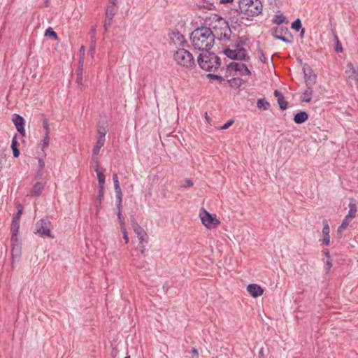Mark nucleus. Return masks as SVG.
<instances>
[{"label":"nucleus","instance_id":"nucleus-1","mask_svg":"<svg viewBox=\"0 0 358 358\" xmlns=\"http://www.w3.org/2000/svg\"><path fill=\"white\" fill-rule=\"evenodd\" d=\"M211 28L201 27L194 29L190 36L192 47L200 51H208L214 45L215 38H227L229 27L227 22L221 17L213 15Z\"/></svg>","mask_w":358,"mask_h":358},{"label":"nucleus","instance_id":"nucleus-2","mask_svg":"<svg viewBox=\"0 0 358 358\" xmlns=\"http://www.w3.org/2000/svg\"><path fill=\"white\" fill-rule=\"evenodd\" d=\"M238 7L241 14L247 18L257 16L262 12V4L259 0H241Z\"/></svg>","mask_w":358,"mask_h":358},{"label":"nucleus","instance_id":"nucleus-3","mask_svg":"<svg viewBox=\"0 0 358 358\" xmlns=\"http://www.w3.org/2000/svg\"><path fill=\"white\" fill-rule=\"evenodd\" d=\"M199 66L206 71H215L220 66V59L215 54L206 51L197 58Z\"/></svg>","mask_w":358,"mask_h":358},{"label":"nucleus","instance_id":"nucleus-4","mask_svg":"<svg viewBox=\"0 0 358 358\" xmlns=\"http://www.w3.org/2000/svg\"><path fill=\"white\" fill-rule=\"evenodd\" d=\"M173 60L178 66L184 69H192L196 66L194 56L185 48H178L174 52Z\"/></svg>","mask_w":358,"mask_h":358},{"label":"nucleus","instance_id":"nucleus-5","mask_svg":"<svg viewBox=\"0 0 358 358\" xmlns=\"http://www.w3.org/2000/svg\"><path fill=\"white\" fill-rule=\"evenodd\" d=\"M224 53L227 57L234 60H243L247 56L245 49L240 43L231 45V48L225 49Z\"/></svg>","mask_w":358,"mask_h":358},{"label":"nucleus","instance_id":"nucleus-6","mask_svg":"<svg viewBox=\"0 0 358 358\" xmlns=\"http://www.w3.org/2000/svg\"><path fill=\"white\" fill-rule=\"evenodd\" d=\"M51 222L48 219H41L36 223V234L41 236L50 237L54 238L52 235Z\"/></svg>","mask_w":358,"mask_h":358},{"label":"nucleus","instance_id":"nucleus-7","mask_svg":"<svg viewBox=\"0 0 358 358\" xmlns=\"http://www.w3.org/2000/svg\"><path fill=\"white\" fill-rule=\"evenodd\" d=\"M199 217L202 224L208 229H212L217 227L220 222L215 217L210 214L205 209H202L199 213Z\"/></svg>","mask_w":358,"mask_h":358},{"label":"nucleus","instance_id":"nucleus-8","mask_svg":"<svg viewBox=\"0 0 358 358\" xmlns=\"http://www.w3.org/2000/svg\"><path fill=\"white\" fill-rule=\"evenodd\" d=\"M304 74H305V79H306L307 88L303 92V95L301 97V101L302 102H308V103L311 101L312 95H313V89L310 87H309L308 85L311 83H315L316 76L315 75H313V76H308V73H306V70H304Z\"/></svg>","mask_w":358,"mask_h":358},{"label":"nucleus","instance_id":"nucleus-9","mask_svg":"<svg viewBox=\"0 0 358 358\" xmlns=\"http://www.w3.org/2000/svg\"><path fill=\"white\" fill-rule=\"evenodd\" d=\"M227 70L229 71L240 72L241 76H249L251 72L245 64L231 62L227 66Z\"/></svg>","mask_w":358,"mask_h":358},{"label":"nucleus","instance_id":"nucleus-10","mask_svg":"<svg viewBox=\"0 0 358 358\" xmlns=\"http://www.w3.org/2000/svg\"><path fill=\"white\" fill-rule=\"evenodd\" d=\"M132 228L137 235L140 245L148 242V236L145 231L134 219L131 221Z\"/></svg>","mask_w":358,"mask_h":358},{"label":"nucleus","instance_id":"nucleus-11","mask_svg":"<svg viewBox=\"0 0 358 358\" xmlns=\"http://www.w3.org/2000/svg\"><path fill=\"white\" fill-rule=\"evenodd\" d=\"M12 121L15 124L17 131L22 136H25V129H24V118L17 114H14L12 115Z\"/></svg>","mask_w":358,"mask_h":358},{"label":"nucleus","instance_id":"nucleus-12","mask_svg":"<svg viewBox=\"0 0 358 358\" xmlns=\"http://www.w3.org/2000/svg\"><path fill=\"white\" fill-rule=\"evenodd\" d=\"M247 291L254 298L262 296L264 293V289L261 286L257 284H250L247 286Z\"/></svg>","mask_w":358,"mask_h":358},{"label":"nucleus","instance_id":"nucleus-13","mask_svg":"<svg viewBox=\"0 0 358 358\" xmlns=\"http://www.w3.org/2000/svg\"><path fill=\"white\" fill-rule=\"evenodd\" d=\"M45 185V182H36L34 185H33V187L29 194V196H31V197H38L39 196L43 189H44V187Z\"/></svg>","mask_w":358,"mask_h":358},{"label":"nucleus","instance_id":"nucleus-14","mask_svg":"<svg viewBox=\"0 0 358 358\" xmlns=\"http://www.w3.org/2000/svg\"><path fill=\"white\" fill-rule=\"evenodd\" d=\"M323 229H322V234H323V238H322V243L325 245H329L330 244V236H329V226L327 220L323 221Z\"/></svg>","mask_w":358,"mask_h":358},{"label":"nucleus","instance_id":"nucleus-15","mask_svg":"<svg viewBox=\"0 0 358 358\" xmlns=\"http://www.w3.org/2000/svg\"><path fill=\"white\" fill-rule=\"evenodd\" d=\"M105 141H106L105 140L97 138L96 143L94 145L93 150H92V161L96 160V157H98V155L99 154L101 148L104 145Z\"/></svg>","mask_w":358,"mask_h":358},{"label":"nucleus","instance_id":"nucleus-16","mask_svg":"<svg viewBox=\"0 0 358 358\" xmlns=\"http://www.w3.org/2000/svg\"><path fill=\"white\" fill-rule=\"evenodd\" d=\"M113 183H114V188H115V192L116 194V197L119 200V202L121 203L122 194L121 188L120 187V183H119L118 177H117V173L113 174Z\"/></svg>","mask_w":358,"mask_h":358},{"label":"nucleus","instance_id":"nucleus-17","mask_svg":"<svg viewBox=\"0 0 358 358\" xmlns=\"http://www.w3.org/2000/svg\"><path fill=\"white\" fill-rule=\"evenodd\" d=\"M347 69L345 73L348 76V78L354 80L355 82L358 80V71L355 69L351 62L348 64Z\"/></svg>","mask_w":358,"mask_h":358},{"label":"nucleus","instance_id":"nucleus-18","mask_svg":"<svg viewBox=\"0 0 358 358\" xmlns=\"http://www.w3.org/2000/svg\"><path fill=\"white\" fill-rule=\"evenodd\" d=\"M348 207H349V211L345 217H349L352 220L354 217H355V215H356V213L357 211V202L355 201V199H350V203L348 204Z\"/></svg>","mask_w":358,"mask_h":358},{"label":"nucleus","instance_id":"nucleus-19","mask_svg":"<svg viewBox=\"0 0 358 358\" xmlns=\"http://www.w3.org/2000/svg\"><path fill=\"white\" fill-rule=\"evenodd\" d=\"M170 38L175 44L181 45L184 43V36L178 31H173L170 34Z\"/></svg>","mask_w":358,"mask_h":358},{"label":"nucleus","instance_id":"nucleus-20","mask_svg":"<svg viewBox=\"0 0 358 358\" xmlns=\"http://www.w3.org/2000/svg\"><path fill=\"white\" fill-rule=\"evenodd\" d=\"M308 119V115L305 111L297 113L294 117V121L296 124H302Z\"/></svg>","mask_w":358,"mask_h":358},{"label":"nucleus","instance_id":"nucleus-21","mask_svg":"<svg viewBox=\"0 0 358 358\" xmlns=\"http://www.w3.org/2000/svg\"><path fill=\"white\" fill-rule=\"evenodd\" d=\"M19 214L20 213H16V215L14 216L13 219L10 231L19 232L20 231V220L21 215H20Z\"/></svg>","mask_w":358,"mask_h":358},{"label":"nucleus","instance_id":"nucleus-22","mask_svg":"<svg viewBox=\"0 0 358 358\" xmlns=\"http://www.w3.org/2000/svg\"><path fill=\"white\" fill-rule=\"evenodd\" d=\"M12 258H13V262H12V266L13 267L14 266V262L15 259L18 260L19 258L20 257V254H21V248H20V245H12Z\"/></svg>","mask_w":358,"mask_h":358},{"label":"nucleus","instance_id":"nucleus-23","mask_svg":"<svg viewBox=\"0 0 358 358\" xmlns=\"http://www.w3.org/2000/svg\"><path fill=\"white\" fill-rule=\"evenodd\" d=\"M17 135H15L12 139L11 142V149L13 150V154L14 157L17 158L20 155V150L17 148Z\"/></svg>","mask_w":358,"mask_h":358},{"label":"nucleus","instance_id":"nucleus-24","mask_svg":"<svg viewBox=\"0 0 358 358\" xmlns=\"http://www.w3.org/2000/svg\"><path fill=\"white\" fill-rule=\"evenodd\" d=\"M351 220L352 219L345 217L341 226H339V227L338 228V232L339 234H341L345 229H346Z\"/></svg>","mask_w":358,"mask_h":358},{"label":"nucleus","instance_id":"nucleus-25","mask_svg":"<svg viewBox=\"0 0 358 358\" xmlns=\"http://www.w3.org/2000/svg\"><path fill=\"white\" fill-rule=\"evenodd\" d=\"M257 106L259 109H263L266 110L268 109L270 103L264 99H259L257 101Z\"/></svg>","mask_w":358,"mask_h":358},{"label":"nucleus","instance_id":"nucleus-26","mask_svg":"<svg viewBox=\"0 0 358 358\" xmlns=\"http://www.w3.org/2000/svg\"><path fill=\"white\" fill-rule=\"evenodd\" d=\"M98 138L99 139H103L106 141V135L107 134V129L105 126H99L98 127Z\"/></svg>","mask_w":358,"mask_h":358},{"label":"nucleus","instance_id":"nucleus-27","mask_svg":"<svg viewBox=\"0 0 358 358\" xmlns=\"http://www.w3.org/2000/svg\"><path fill=\"white\" fill-rule=\"evenodd\" d=\"M282 30L281 29L280 31H278V29H275L273 31V36L282 41H284V42H289V41L288 39H287L285 36H282Z\"/></svg>","mask_w":358,"mask_h":358},{"label":"nucleus","instance_id":"nucleus-28","mask_svg":"<svg viewBox=\"0 0 358 358\" xmlns=\"http://www.w3.org/2000/svg\"><path fill=\"white\" fill-rule=\"evenodd\" d=\"M273 22L276 24H281L284 22H287V20L282 15H276L273 19Z\"/></svg>","mask_w":358,"mask_h":358},{"label":"nucleus","instance_id":"nucleus-29","mask_svg":"<svg viewBox=\"0 0 358 358\" xmlns=\"http://www.w3.org/2000/svg\"><path fill=\"white\" fill-rule=\"evenodd\" d=\"M97 179L99 182V187L100 189H104V184H105V175L103 173V172L98 173L97 174Z\"/></svg>","mask_w":358,"mask_h":358},{"label":"nucleus","instance_id":"nucleus-30","mask_svg":"<svg viewBox=\"0 0 358 358\" xmlns=\"http://www.w3.org/2000/svg\"><path fill=\"white\" fill-rule=\"evenodd\" d=\"M11 232V239H10V241H11V245H20V241H19V239H18V234L19 232H14V231H10Z\"/></svg>","mask_w":358,"mask_h":358},{"label":"nucleus","instance_id":"nucleus-31","mask_svg":"<svg viewBox=\"0 0 358 358\" xmlns=\"http://www.w3.org/2000/svg\"><path fill=\"white\" fill-rule=\"evenodd\" d=\"M291 27L296 31H299L301 29V22L300 19L298 18L294 21L292 23Z\"/></svg>","mask_w":358,"mask_h":358},{"label":"nucleus","instance_id":"nucleus-32","mask_svg":"<svg viewBox=\"0 0 358 358\" xmlns=\"http://www.w3.org/2000/svg\"><path fill=\"white\" fill-rule=\"evenodd\" d=\"M278 105L281 110H285L287 107V102L285 101L284 96L278 100Z\"/></svg>","mask_w":358,"mask_h":358},{"label":"nucleus","instance_id":"nucleus-33","mask_svg":"<svg viewBox=\"0 0 358 358\" xmlns=\"http://www.w3.org/2000/svg\"><path fill=\"white\" fill-rule=\"evenodd\" d=\"M45 36L53 37L55 39L57 38V35L56 32L51 27H49L46 29Z\"/></svg>","mask_w":358,"mask_h":358},{"label":"nucleus","instance_id":"nucleus-34","mask_svg":"<svg viewBox=\"0 0 358 358\" xmlns=\"http://www.w3.org/2000/svg\"><path fill=\"white\" fill-rule=\"evenodd\" d=\"M43 127L45 130V134L50 135V128L48 120L45 119L43 121Z\"/></svg>","mask_w":358,"mask_h":358},{"label":"nucleus","instance_id":"nucleus-35","mask_svg":"<svg viewBox=\"0 0 358 358\" xmlns=\"http://www.w3.org/2000/svg\"><path fill=\"white\" fill-rule=\"evenodd\" d=\"M85 52V47L82 45L80 48V59L79 60L80 67H83Z\"/></svg>","mask_w":358,"mask_h":358},{"label":"nucleus","instance_id":"nucleus-36","mask_svg":"<svg viewBox=\"0 0 358 358\" xmlns=\"http://www.w3.org/2000/svg\"><path fill=\"white\" fill-rule=\"evenodd\" d=\"M43 142V146H42V150H45V148H48V146L49 145V143H50V135H47V134H45V136L42 141Z\"/></svg>","mask_w":358,"mask_h":358},{"label":"nucleus","instance_id":"nucleus-37","mask_svg":"<svg viewBox=\"0 0 358 358\" xmlns=\"http://www.w3.org/2000/svg\"><path fill=\"white\" fill-rule=\"evenodd\" d=\"M193 182L192 181V180L190 179H185L182 184L181 185V187H185V188H187V187H191L193 186Z\"/></svg>","mask_w":358,"mask_h":358},{"label":"nucleus","instance_id":"nucleus-38","mask_svg":"<svg viewBox=\"0 0 358 358\" xmlns=\"http://www.w3.org/2000/svg\"><path fill=\"white\" fill-rule=\"evenodd\" d=\"M334 38L336 41V45L335 48L336 52H342L343 48H342L341 44L339 42L338 38L337 37V36H334Z\"/></svg>","mask_w":358,"mask_h":358},{"label":"nucleus","instance_id":"nucleus-39","mask_svg":"<svg viewBox=\"0 0 358 358\" xmlns=\"http://www.w3.org/2000/svg\"><path fill=\"white\" fill-rule=\"evenodd\" d=\"M234 123V120H229L227 122H226L224 125H222V127H220L219 128V129L220 130H224V129H228L229 127H231Z\"/></svg>","mask_w":358,"mask_h":358},{"label":"nucleus","instance_id":"nucleus-40","mask_svg":"<svg viewBox=\"0 0 358 358\" xmlns=\"http://www.w3.org/2000/svg\"><path fill=\"white\" fill-rule=\"evenodd\" d=\"M93 162H94V169L95 172L96 173V174L98 173L102 172L100 170V166H99V162H98V157H96V161H93Z\"/></svg>","mask_w":358,"mask_h":358},{"label":"nucleus","instance_id":"nucleus-41","mask_svg":"<svg viewBox=\"0 0 358 358\" xmlns=\"http://www.w3.org/2000/svg\"><path fill=\"white\" fill-rule=\"evenodd\" d=\"M103 192H104V189L99 188V194H98L97 199H96V200L99 204L101 202V199L103 196Z\"/></svg>","mask_w":358,"mask_h":358},{"label":"nucleus","instance_id":"nucleus-42","mask_svg":"<svg viewBox=\"0 0 358 358\" xmlns=\"http://www.w3.org/2000/svg\"><path fill=\"white\" fill-rule=\"evenodd\" d=\"M331 267H332V263L331 262V259H327V262H326V268H325L327 273L329 272Z\"/></svg>","mask_w":358,"mask_h":358},{"label":"nucleus","instance_id":"nucleus-43","mask_svg":"<svg viewBox=\"0 0 358 358\" xmlns=\"http://www.w3.org/2000/svg\"><path fill=\"white\" fill-rule=\"evenodd\" d=\"M76 81L78 85H82V81H83L82 69H80V73L78 74Z\"/></svg>","mask_w":358,"mask_h":358},{"label":"nucleus","instance_id":"nucleus-44","mask_svg":"<svg viewBox=\"0 0 358 358\" xmlns=\"http://www.w3.org/2000/svg\"><path fill=\"white\" fill-rule=\"evenodd\" d=\"M95 45H96V41L95 40H92L91 41V45H90V52L91 54H93L94 52Z\"/></svg>","mask_w":358,"mask_h":358},{"label":"nucleus","instance_id":"nucleus-45","mask_svg":"<svg viewBox=\"0 0 358 358\" xmlns=\"http://www.w3.org/2000/svg\"><path fill=\"white\" fill-rule=\"evenodd\" d=\"M16 208L17 209V213H20L19 215H22V214L23 213V207H22V206L20 203H17L16 204Z\"/></svg>","mask_w":358,"mask_h":358},{"label":"nucleus","instance_id":"nucleus-46","mask_svg":"<svg viewBox=\"0 0 358 358\" xmlns=\"http://www.w3.org/2000/svg\"><path fill=\"white\" fill-rule=\"evenodd\" d=\"M120 228H121V230H122V232L123 234H128L127 231L126 229L125 224H124V222H121V223H120Z\"/></svg>","mask_w":358,"mask_h":358},{"label":"nucleus","instance_id":"nucleus-47","mask_svg":"<svg viewBox=\"0 0 358 358\" xmlns=\"http://www.w3.org/2000/svg\"><path fill=\"white\" fill-rule=\"evenodd\" d=\"M274 95L277 98L278 100L279 98H281L283 96L282 94L278 90H275Z\"/></svg>","mask_w":358,"mask_h":358},{"label":"nucleus","instance_id":"nucleus-48","mask_svg":"<svg viewBox=\"0 0 358 358\" xmlns=\"http://www.w3.org/2000/svg\"><path fill=\"white\" fill-rule=\"evenodd\" d=\"M38 166L40 170H42L45 167V162L43 161V159H38Z\"/></svg>","mask_w":358,"mask_h":358},{"label":"nucleus","instance_id":"nucleus-49","mask_svg":"<svg viewBox=\"0 0 358 358\" xmlns=\"http://www.w3.org/2000/svg\"><path fill=\"white\" fill-rule=\"evenodd\" d=\"M91 35H92V40H95L94 39V37H95V34H96V28L95 27H92V29H91Z\"/></svg>","mask_w":358,"mask_h":358},{"label":"nucleus","instance_id":"nucleus-50","mask_svg":"<svg viewBox=\"0 0 358 358\" xmlns=\"http://www.w3.org/2000/svg\"><path fill=\"white\" fill-rule=\"evenodd\" d=\"M141 251V253L142 255H143L145 253V246L143 245V244H141L140 245V243L138 244V247Z\"/></svg>","mask_w":358,"mask_h":358},{"label":"nucleus","instance_id":"nucleus-51","mask_svg":"<svg viewBox=\"0 0 358 358\" xmlns=\"http://www.w3.org/2000/svg\"><path fill=\"white\" fill-rule=\"evenodd\" d=\"M322 252L324 253L327 259H330V254L328 250H324Z\"/></svg>","mask_w":358,"mask_h":358},{"label":"nucleus","instance_id":"nucleus-52","mask_svg":"<svg viewBox=\"0 0 358 358\" xmlns=\"http://www.w3.org/2000/svg\"><path fill=\"white\" fill-rule=\"evenodd\" d=\"M192 355L194 356V357H198L199 356V352L197 351V350L196 348H192Z\"/></svg>","mask_w":358,"mask_h":358},{"label":"nucleus","instance_id":"nucleus-53","mask_svg":"<svg viewBox=\"0 0 358 358\" xmlns=\"http://www.w3.org/2000/svg\"><path fill=\"white\" fill-rule=\"evenodd\" d=\"M259 58H260L261 61H262L263 63H265V62H266V57H265L264 55L262 52L261 53V55H260V57H259Z\"/></svg>","mask_w":358,"mask_h":358},{"label":"nucleus","instance_id":"nucleus-54","mask_svg":"<svg viewBox=\"0 0 358 358\" xmlns=\"http://www.w3.org/2000/svg\"><path fill=\"white\" fill-rule=\"evenodd\" d=\"M123 238L125 241V243H129V236H128V234H123Z\"/></svg>","mask_w":358,"mask_h":358},{"label":"nucleus","instance_id":"nucleus-55","mask_svg":"<svg viewBox=\"0 0 358 358\" xmlns=\"http://www.w3.org/2000/svg\"><path fill=\"white\" fill-rule=\"evenodd\" d=\"M209 76L212 77V78H214L215 79H220V80H222V77L219 76H217V75L210 74Z\"/></svg>","mask_w":358,"mask_h":358},{"label":"nucleus","instance_id":"nucleus-56","mask_svg":"<svg viewBox=\"0 0 358 358\" xmlns=\"http://www.w3.org/2000/svg\"><path fill=\"white\" fill-rule=\"evenodd\" d=\"M117 217H118V220H119V222H120V224L121 222H123V220H122L120 211L118 212Z\"/></svg>","mask_w":358,"mask_h":358},{"label":"nucleus","instance_id":"nucleus-57","mask_svg":"<svg viewBox=\"0 0 358 358\" xmlns=\"http://www.w3.org/2000/svg\"><path fill=\"white\" fill-rule=\"evenodd\" d=\"M233 0H220V2L222 3H229L231 1H232Z\"/></svg>","mask_w":358,"mask_h":358},{"label":"nucleus","instance_id":"nucleus-58","mask_svg":"<svg viewBox=\"0 0 358 358\" xmlns=\"http://www.w3.org/2000/svg\"><path fill=\"white\" fill-rule=\"evenodd\" d=\"M3 158H1L0 157V171L2 169V161H3Z\"/></svg>","mask_w":358,"mask_h":358},{"label":"nucleus","instance_id":"nucleus-59","mask_svg":"<svg viewBox=\"0 0 358 358\" xmlns=\"http://www.w3.org/2000/svg\"><path fill=\"white\" fill-rule=\"evenodd\" d=\"M305 32V30L304 29H301V35H303Z\"/></svg>","mask_w":358,"mask_h":358},{"label":"nucleus","instance_id":"nucleus-60","mask_svg":"<svg viewBox=\"0 0 358 358\" xmlns=\"http://www.w3.org/2000/svg\"><path fill=\"white\" fill-rule=\"evenodd\" d=\"M357 87L358 89V80L356 81Z\"/></svg>","mask_w":358,"mask_h":358},{"label":"nucleus","instance_id":"nucleus-61","mask_svg":"<svg viewBox=\"0 0 358 358\" xmlns=\"http://www.w3.org/2000/svg\"><path fill=\"white\" fill-rule=\"evenodd\" d=\"M124 358H130V357L129 356H127Z\"/></svg>","mask_w":358,"mask_h":358},{"label":"nucleus","instance_id":"nucleus-62","mask_svg":"<svg viewBox=\"0 0 358 358\" xmlns=\"http://www.w3.org/2000/svg\"><path fill=\"white\" fill-rule=\"evenodd\" d=\"M357 148H358V143H357Z\"/></svg>","mask_w":358,"mask_h":358}]
</instances>
